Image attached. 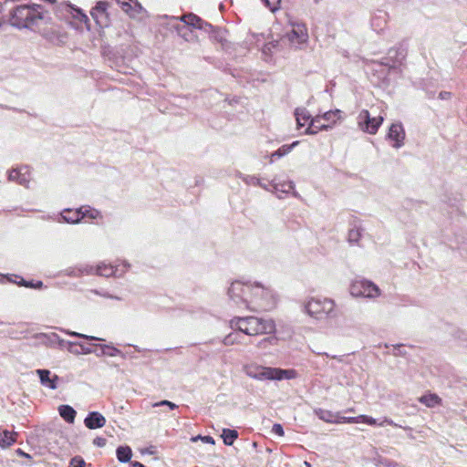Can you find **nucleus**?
Wrapping results in <instances>:
<instances>
[{"mask_svg":"<svg viewBox=\"0 0 467 467\" xmlns=\"http://www.w3.org/2000/svg\"><path fill=\"white\" fill-rule=\"evenodd\" d=\"M228 295L237 306L251 311H270L276 306L277 299L273 291L259 284L234 281Z\"/></svg>","mask_w":467,"mask_h":467,"instance_id":"f257e3e1","label":"nucleus"},{"mask_svg":"<svg viewBox=\"0 0 467 467\" xmlns=\"http://www.w3.org/2000/svg\"><path fill=\"white\" fill-rule=\"evenodd\" d=\"M230 324L233 328L251 337L273 335L276 331V326L273 319L254 316L235 317L231 319Z\"/></svg>","mask_w":467,"mask_h":467,"instance_id":"f03ea898","label":"nucleus"},{"mask_svg":"<svg viewBox=\"0 0 467 467\" xmlns=\"http://www.w3.org/2000/svg\"><path fill=\"white\" fill-rule=\"evenodd\" d=\"M42 7L39 5H23L14 8L10 15V23L18 28L31 27L43 19Z\"/></svg>","mask_w":467,"mask_h":467,"instance_id":"7ed1b4c3","label":"nucleus"},{"mask_svg":"<svg viewBox=\"0 0 467 467\" xmlns=\"http://www.w3.org/2000/svg\"><path fill=\"white\" fill-rule=\"evenodd\" d=\"M244 373L257 380H282L294 379L296 375L294 369L265 367L257 364H248L244 367Z\"/></svg>","mask_w":467,"mask_h":467,"instance_id":"20e7f679","label":"nucleus"},{"mask_svg":"<svg viewBox=\"0 0 467 467\" xmlns=\"http://www.w3.org/2000/svg\"><path fill=\"white\" fill-rule=\"evenodd\" d=\"M334 309V301L326 297H312L306 305L307 314L317 319H323L329 317Z\"/></svg>","mask_w":467,"mask_h":467,"instance_id":"39448f33","label":"nucleus"},{"mask_svg":"<svg viewBox=\"0 0 467 467\" xmlns=\"http://www.w3.org/2000/svg\"><path fill=\"white\" fill-rule=\"evenodd\" d=\"M339 110H329L323 115H317L311 119L309 126L306 130V133L316 134L320 130L332 128L339 119Z\"/></svg>","mask_w":467,"mask_h":467,"instance_id":"423d86ee","label":"nucleus"},{"mask_svg":"<svg viewBox=\"0 0 467 467\" xmlns=\"http://www.w3.org/2000/svg\"><path fill=\"white\" fill-rule=\"evenodd\" d=\"M349 291L350 294L356 297H374L379 295L378 286L374 283L362 278L353 280Z\"/></svg>","mask_w":467,"mask_h":467,"instance_id":"0eeeda50","label":"nucleus"},{"mask_svg":"<svg viewBox=\"0 0 467 467\" xmlns=\"http://www.w3.org/2000/svg\"><path fill=\"white\" fill-rule=\"evenodd\" d=\"M406 138L403 125L400 122H394L389 129L387 140L393 148L399 149L404 145Z\"/></svg>","mask_w":467,"mask_h":467,"instance_id":"6e6552de","label":"nucleus"},{"mask_svg":"<svg viewBox=\"0 0 467 467\" xmlns=\"http://www.w3.org/2000/svg\"><path fill=\"white\" fill-rule=\"evenodd\" d=\"M358 125L362 130L375 134L379 127V120L377 118H370L369 112L364 109L358 115Z\"/></svg>","mask_w":467,"mask_h":467,"instance_id":"1a4fd4ad","label":"nucleus"},{"mask_svg":"<svg viewBox=\"0 0 467 467\" xmlns=\"http://www.w3.org/2000/svg\"><path fill=\"white\" fill-rule=\"evenodd\" d=\"M403 57L404 56L400 49L392 47L388 50L381 60V67H387L389 69L395 70L401 65Z\"/></svg>","mask_w":467,"mask_h":467,"instance_id":"9d476101","label":"nucleus"},{"mask_svg":"<svg viewBox=\"0 0 467 467\" xmlns=\"http://www.w3.org/2000/svg\"><path fill=\"white\" fill-rule=\"evenodd\" d=\"M109 4L105 1H99L97 3L95 7L92 8L90 15L93 17V19L96 21L97 24L100 25L101 26L106 25V22L108 20V9Z\"/></svg>","mask_w":467,"mask_h":467,"instance_id":"9b49d317","label":"nucleus"},{"mask_svg":"<svg viewBox=\"0 0 467 467\" xmlns=\"http://www.w3.org/2000/svg\"><path fill=\"white\" fill-rule=\"evenodd\" d=\"M8 180L27 186L30 182L29 170L26 167L12 169L8 173Z\"/></svg>","mask_w":467,"mask_h":467,"instance_id":"f8f14e48","label":"nucleus"},{"mask_svg":"<svg viewBox=\"0 0 467 467\" xmlns=\"http://www.w3.org/2000/svg\"><path fill=\"white\" fill-rule=\"evenodd\" d=\"M106 421V418L101 413L97 411L88 413V415L84 420L85 426L90 430L104 427Z\"/></svg>","mask_w":467,"mask_h":467,"instance_id":"ddd939ff","label":"nucleus"},{"mask_svg":"<svg viewBox=\"0 0 467 467\" xmlns=\"http://www.w3.org/2000/svg\"><path fill=\"white\" fill-rule=\"evenodd\" d=\"M181 20L185 24L182 29L185 28L186 26H191L194 29H205L207 26H210L208 23L204 22L202 18L192 13L182 16Z\"/></svg>","mask_w":467,"mask_h":467,"instance_id":"4468645a","label":"nucleus"},{"mask_svg":"<svg viewBox=\"0 0 467 467\" xmlns=\"http://www.w3.org/2000/svg\"><path fill=\"white\" fill-rule=\"evenodd\" d=\"M121 9L130 17L140 14L142 7L137 0H116Z\"/></svg>","mask_w":467,"mask_h":467,"instance_id":"2eb2a0df","label":"nucleus"},{"mask_svg":"<svg viewBox=\"0 0 467 467\" xmlns=\"http://www.w3.org/2000/svg\"><path fill=\"white\" fill-rule=\"evenodd\" d=\"M36 373L39 376L40 382L42 385L51 389H57V382L58 380L57 375H53V377L50 378L51 372L47 369H37Z\"/></svg>","mask_w":467,"mask_h":467,"instance_id":"dca6fc26","label":"nucleus"},{"mask_svg":"<svg viewBox=\"0 0 467 467\" xmlns=\"http://www.w3.org/2000/svg\"><path fill=\"white\" fill-rule=\"evenodd\" d=\"M61 216L67 223H77L85 217V213L82 208L76 210L67 209L62 212Z\"/></svg>","mask_w":467,"mask_h":467,"instance_id":"f3484780","label":"nucleus"},{"mask_svg":"<svg viewBox=\"0 0 467 467\" xmlns=\"http://www.w3.org/2000/svg\"><path fill=\"white\" fill-rule=\"evenodd\" d=\"M59 415L68 423H73L76 418V410L69 405H60Z\"/></svg>","mask_w":467,"mask_h":467,"instance_id":"a211bd4d","label":"nucleus"},{"mask_svg":"<svg viewBox=\"0 0 467 467\" xmlns=\"http://www.w3.org/2000/svg\"><path fill=\"white\" fill-rule=\"evenodd\" d=\"M296 119L298 127H305L306 125L309 126L311 121V116L305 109H296Z\"/></svg>","mask_w":467,"mask_h":467,"instance_id":"6ab92c4d","label":"nucleus"},{"mask_svg":"<svg viewBox=\"0 0 467 467\" xmlns=\"http://www.w3.org/2000/svg\"><path fill=\"white\" fill-rule=\"evenodd\" d=\"M307 34L303 26H297L294 27L288 34V37L291 41L303 42L306 39Z\"/></svg>","mask_w":467,"mask_h":467,"instance_id":"aec40b11","label":"nucleus"},{"mask_svg":"<svg viewBox=\"0 0 467 467\" xmlns=\"http://www.w3.org/2000/svg\"><path fill=\"white\" fill-rule=\"evenodd\" d=\"M16 432H10L8 431H5L2 435H0V447L7 448L14 444L16 441Z\"/></svg>","mask_w":467,"mask_h":467,"instance_id":"412c9836","label":"nucleus"},{"mask_svg":"<svg viewBox=\"0 0 467 467\" xmlns=\"http://www.w3.org/2000/svg\"><path fill=\"white\" fill-rule=\"evenodd\" d=\"M117 458L120 462H128L132 456V451L129 446H119L116 451Z\"/></svg>","mask_w":467,"mask_h":467,"instance_id":"4be33fe9","label":"nucleus"},{"mask_svg":"<svg viewBox=\"0 0 467 467\" xmlns=\"http://www.w3.org/2000/svg\"><path fill=\"white\" fill-rule=\"evenodd\" d=\"M297 144H298V141H295L290 145L281 146L277 150H275V152H273L271 154L270 161L273 162L275 158H281V157L288 154L292 150L293 147H295Z\"/></svg>","mask_w":467,"mask_h":467,"instance_id":"5701e85b","label":"nucleus"},{"mask_svg":"<svg viewBox=\"0 0 467 467\" xmlns=\"http://www.w3.org/2000/svg\"><path fill=\"white\" fill-rule=\"evenodd\" d=\"M116 268L111 265L100 264L97 266V274L101 276L109 277L115 275Z\"/></svg>","mask_w":467,"mask_h":467,"instance_id":"b1692460","label":"nucleus"},{"mask_svg":"<svg viewBox=\"0 0 467 467\" xmlns=\"http://www.w3.org/2000/svg\"><path fill=\"white\" fill-rule=\"evenodd\" d=\"M222 437L226 445H232L237 439L238 432L235 430L223 429Z\"/></svg>","mask_w":467,"mask_h":467,"instance_id":"393cba45","label":"nucleus"},{"mask_svg":"<svg viewBox=\"0 0 467 467\" xmlns=\"http://www.w3.org/2000/svg\"><path fill=\"white\" fill-rule=\"evenodd\" d=\"M420 401L427 407H434L440 402V398L435 394H428L420 397Z\"/></svg>","mask_w":467,"mask_h":467,"instance_id":"a878e982","label":"nucleus"},{"mask_svg":"<svg viewBox=\"0 0 467 467\" xmlns=\"http://www.w3.org/2000/svg\"><path fill=\"white\" fill-rule=\"evenodd\" d=\"M362 234V229L359 226L351 228L348 232L349 243H358Z\"/></svg>","mask_w":467,"mask_h":467,"instance_id":"bb28decb","label":"nucleus"},{"mask_svg":"<svg viewBox=\"0 0 467 467\" xmlns=\"http://www.w3.org/2000/svg\"><path fill=\"white\" fill-rule=\"evenodd\" d=\"M263 2L269 10L275 12L279 9L281 0H263Z\"/></svg>","mask_w":467,"mask_h":467,"instance_id":"cd10ccee","label":"nucleus"},{"mask_svg":"<svg viewBox=\"0 0 467 467\" xmlns=\"http://www.w3.org/2000/svg\"><path fill=\"white\" fill-rule=\"evenodd\" d=\"M85 464V461L82 457L76 456L70 460L68 467H84Z\"/></svg>","mask_w":467,"mask_h":467,"instance_id":"c85d7f7f","label":"nucleus"},{"mask_svg":"<svg viewBox=\"0 0 467 467\" xmlns=\"http://www.w3.org/2000/svg\"><path fill=\"white\" fill-rule=\"evenodd\" d=\"M385 348L388 349V353H392L393 355H396V356L403 354V352H402L403 346H401V345H396V346L386 345Z\"/></svg>","mask_w":467,"mask_h":467,"instance_id":"c756f323","label":"nucleus"},{"mask_svg":"<svg viewBox=\"0 0 467 467\" xmlns=\"http://www.w3.org/2000/svg\"><path fill=\"white\" fill-rule=\"evenodd\" d=\"M67 334H68V335H70L72 337L85 338V339H88V340H99V337H92V336H87V335L80 334V333H78V332H73V331H71V332L67 331Z\"/></svg>","mask_w":467,"mask_h":467,"instance_id":"7c9ffc66","label":"nucleus"},{"mask_svg":"<svg viewBox=\"0 0 467 467\" xmlns=\"http://www.w3.org/2000/svg\"><path fill=\"white\" fill-rule=\"evenodd\" d=\"M358 420H359V422L367 423L369 425L376 424V420L372 419L371 417L366 416V415L358 416Z\"/></svg>","mask_w":467,"mask_h":467,"instance_id":"2f4dec72","label":"nucleus"},{"mask_svg":"<svg viewBox=\"0 0 467 467\" xmlns=\"http://www.w3.org/2000/svg\"><path fill=\"white\" fill-rule=\"evenodd\" d=\"M272 431L278 435V436H284L285 431L281 424L275 423L273 425Z\"/></svg>","mask_w":467,"mask_h":467,"instance_id":"473e14b6","label":"nucleus"},{"mask_svg":"<svg viewBox=\"0 0 467 467\" xmlns=\"http://www.w3.org/2000/svg\"><path fill=\"white\" fill-rule=\"evenodd\" d=\"M162 405H166V406H169V408L171 410H174L175 408H177V405L169 401V400H162V401H160V402H157L154 404L155 407L157 406H162Z\"/></svg>","mask_w":467,"mask_h":467,"instance_id":"72a5a7b5","label":"nucleus"},{"mask_svg":"<svg viewBox=\"0 0 467 467\" xmlns=\"http://www.w3.org/2000/svg\"><path fill=\"white\" fill-rule=\"evenodd\" d=\"M93 444L98 447H103L106 445V439L103 437H97L93 440Z\"/></svg>","mask_w":467,"mask_h":467,"instance_id":"f704fd0d","label":"nucleus"},{"mask_svg":"<svg viewBox=\"0 0 467 467\" xmlns=\"http://www.w3.org/2000/svg\"><path fill=\"white\" fill-rule=\"evenodd\" d=\"M237 337V334L236 333H232V334H229L227 337H225L224 338V344L225 345H229V344H234V339L235 337Z\"/></svg>","mask_w":467,"mask_h":467,"instance_id":"c9c22d12","label":"nucleus"},{"mask_svg":"<svg viewBox=\"0 0 467 467\" xmlns=\"http://www.w3.org/2000/svg\"><path fill=\"white\" fill-rule=\"evenodd\" d=\"M197 439H201L202 441H203L206 443L214 444V440L211 436H204V437L198 436L196 438H192V441H196Z\"/></svg>","mask_w":467,"mask_h":467,"instance_id":"e433bc0d","label":"nucleus"},{"mask_svg":"<svg viewBox=\"0 0 467 467\" xmlns=\"http://www.w3.org/2000/svg\"><path fill=\"white\" fill-rule=\"evenodd\" d=\"M25 285H26V286H28V287H36V288H39V287H42L43 283H42L41 281H38L36 285H33L32 283H25Z\"/></svg>","mask_w":467,"mask_h":467,"instance_id":"4c0bfd02","label":"nucleus"},{"mask_svg":"<svg viewBox=\"0 0 467 467\" xmlns=\"http://www.w3.org/2000/svg\"><path fill=\"white\" fill-rule=\"evenodd\" d=\"M451 97V93L450 92H441L440 93V98L442 99H447Z\"/></svg>","mask_w":467,"mask_h":467,"instance_id":"58836bf2","label":"nucleus"},{"mask_svg":"<svg viewBox=\"0 0 467 467\" xmlns=\"http://www.w3.org/2000/svg\"><path fill=\"white\" fill-rule=\"evenodd\" d=\"M347 422L358 423V422H359V420H358V417H351V418H348Z\"/></svg>","mask_w":467,"mask_h":467,"instance_id":"ea45409f","label":"nucleus"},{"mask_svg":"<svg viewBox=\"0 0 467 467\" xmlns=\"http://www.w3.org/2000/svg\"><path fill=\"white\" fill-rule=\"evenodd\" d=\"M131 467H145L142 463L139 462H131Z\"/></svg>","mask_w":467,"mask_h":467,"instance_id":"a19ab883","label":"nucleus"},{"mask_svg":"<svg viewBox=\"0 0 467 467\" xmlns=\"http://www.w3.org/2000/svg\"><path fill=\"white\" fill-rule=\"evenodd\" d=\"M17 452L26 458H31V456L27 453H25L24 451H22L20 449L17 450Z\"/></svg>","mask_w":467,"mask_h":467,"instance_id":"79ce46f5","label":"nucleus"},{"mask_svg":"<svg viewBox=\"0 0 467 467\" xmlns=\"http://www.w3.org/2000/svg\"><path fill=\"white\" fill-rule=\"evenodd\" d=\"M305 465H306V467H311V464H310L309 462H305Z\"/></svg>","mask_w":467,"mask_h":467,"instance_id":"37998d69","label":"nucleus"}]
</instances>
